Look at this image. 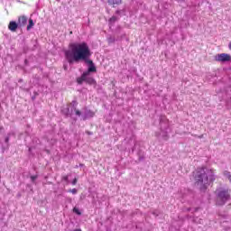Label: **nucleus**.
Masks as SVG:
<instances>
[{"mask_svg": "<svg viewBox=\"0 0 231 231\" xmlns=\"http://www.w3.org/2000/svg\"><path fill=\"white\" fill-rule=\"evenodd\" d=\"M216 60H217V62H230L231 56L230 54L226 53L217 54V56L216 57Z\"/></svg>", "mask_w": 231, "mask_h": 231, "instance_id": "nucleus-5", "label": "nucleus"}, {"mask_svg": "<svg viewBox=\"0 0 231 231\" xmlns=\"http://www.w3.org/2000/svg\"><path fill=\"white\" fill-rule=\"evenodd\" d=\"M78 104H79V103H77V100H73V101L70 103L69 106L74 107V109H77Z\"/></svg>", "mask_w": 231, "mask_h": 231, "instance_id": "nucleus-16", "label": "nucleus"}, {"mask_svg": "<svg viewBox=\"0 0 231 231\" xmlns=\"http://www.w3.org/2000/svg\"><path fill=\"white\" fill-rule=\"evenodd\" d=\"M73 212L74 214H77V216H82V212H80V209H79L78 208H74Z\"/></svg>", "mask_w": 231, "mask_h": 231, "instance_id": "nucleus-14", "label": "nucleus"}, {"mask_svg": "<svg viewBox=\"0 0 231 231\" xmlns=\"http://www.w3.org/2000/svg\"><path fill=\"white\" fill-rule=\"evenodd\" d=\"M163 122H165V117H161L160 120V125H161V134L156 133V136H162L163 140H167L169 138V134H167V123H165V125L163 126Z\"/></svg>", "mask_w": 231, "mask_h": 231, "instance_id": "nucleus-4", "label": "nucleus"}, {"mask_svg": "<svg viewBox=\"0 0 231 231\" xmlns=\"http://www.w3.org/2000/svg\"><path fill=\"white\" fill-rule=\"evenodd\" d=\"M116 15H125V9L116 10Z\"/></svg>", "mask_w": 231, "mask_h": 231, "instance_id": "nucleus-13", "label": "nucleus"}, {"mask_svg": "<svg viewBox=\"0 0 231 231\" xmlns=\"http://www.w3.org/2000/svg\"><path fill=\"white\" fill-rule=\"evenodd\" d=\"M24 63H25V65L27 66V65H28V60H24Z\"/></svg>", "mask_w": 231, "mask_h": 231, "instance_id": "nucleus-24", "label": "nucleus"}, {"mask_svg": "<svg viewBox=\"0 0 231 231\" xmlns=\"http://www.w3.org/2000/svg\"><path fill=\"white\" fill-rule=\"evenodd\" d=\"M93 116H95V113L91 110L86 109L82 115V120H88V118H93Z\"/></svg>", "mask_w": 231, "mask_h": 231, "instance_id": "nucleus-6", "label": "nucleus"}, {"mask_svg": "<svg viewBox=\"0 0 231 231\" xmlns=\"http://www.w3.org/2000/svg\"><path fill=\"white\" fill-rule=\"evenodd\" d=\"M107 3L110 6H113V8H115V6L122 5V0H107Z\"/></svg>", "mask_w": 231, "mask_h": 231, "instance_id": "nucleus-10", "label": "nucleus"}, {"mask_svg": "<svg viewBox=\"0 0 231 231\" xmlns=\"http://www.w3.org/2000/svg\"><path fill=\"white\" fill-rule=\"evenodd\" d=\"M75 111H77V109L71 106H68L67 108L63 109V113L66 115V116H71Z\"/></svg>", "mask_w": 231, "mask_h": 231, "instance_id": "nucleus-7", "label": "nucleus"}, {"mask_svg": "<svg viewBox=\"0 0 231 231\" xmlns=\"http://www.w3.org/2000/svg\"><path fill=\"white\" fill-rule=\"evenodd\" d=\"M118 17L117 16H112L110 19H109V24H115L116 21H118Z\"/></svg>", "mask_w": 231, "mask_h": 231, "instance_id": "nucleus-12", "label": "nucleus"}, {"mask_svg": "<svg viewBox=\"0 0 231 231\" xmlns=\"http://www.w3.org/2000/svg\"><path fill=\"white\" fill-rule=\"evenodd\" d=\"M216 194V203L218 207H223L226 205L227 201H230L231 195L230 189L226 188H217L215 191Z\"/></svg>", "mask_w": 231, "mask_h": 231, "instance_id": "nucleus-3", "label": "nucleus"}, {"mask_svg": "<svg viewBox=\"0 0 231 231\" xmlns=\"http://www.w3.org/2000/svg\"><path fill=\"white\" fill-rule=\"evenodd\" d=\"M72 185H77V178L72 180Z\"/></svg>", "mask_w": 231, "mask_h": 231, "instance_id": "nucleus-22", "label": "nucleus"}, {"mask_svg": "<svg viewBox=\"0 0 231 231\" xmlns=\"http://www.w3.org/2000/svg\"><path fill=\"white\" fill-rule=\"evenodd\" d=\"M33 26H35V23H33V20L29 19V24L27 25V31L30 32V30L33 28Z\"/></svg>", "mask_w": 231, "mask_h": 231, "instance_id": "nucleus-11", "label": "nucleus"}, {"mask_svg": "<svg viewBox=\"0 0 231 231\" xmlns=\"http://www.w3.org/2000/svg\"><path fill=\"white\" fill-rule=\"evenodd\" d=\"M69 192H71V194H77L78 190L77 189H69Z\"/></svg>", "mask_w": 231, "mask_h": 231, "instance_id": "nucleus-20", "label": "nucleus"}, {"mask_svg": "<svg viewBox=\"0 0 231 231\" xmlns=\"http://www.w3.org/2000/svg\"><path fill=\"white\" fill-rule=\"evenodd\" d=\"M193 180L195 186L199 189L200 192H206L210 183L216 181V175L212 170L207 168H197L193 171Z\"/></svg>", "mask_w": 231, "mask_h": 231, "instance_id": "nucleus-2", "label": "nucleus"}, {"mask_svg": "<svg viewBox=\"0 0 231 231\" xmlns=\"http://www.w3.org/2000/svg\"><path fill=\"white\" fill-rule=\"evenodd\" d=\"M107 41L109 42V44H113V42H115L116 41V39H115V37L110 36L107 38Z\"/></svg>", "mask_w": 231, "mask_h": 231, "instance_id": "nucleus-15", "label": "nucleus"}, {"mask_svg": "<svg viewBox=\"0 0 231 231\" xmlns=\"http://www.w3.org/2000/svg\"><path fill=\"white\" fill-rule=\"evenodd\" d=\"M74 113L77 115V116H81L82 115V112H80V110H77V108L74 110Z\"/></svg>", "mask_w": 231, "mask_h": 231, "instance_id": "nucleus-17", "label": "nucleus"}, {"mask_svg": "<svg viewBox=\"0 0 231 231\" xmlns=\"http://www.w3.org/2000/svg\"><path fill=\"white\" fill-rule=\"evenodd\" d=\"M26 23H28V18L26 16H20L18 19V26L22 28V26H25Z\"/></svg>", "mask_w": 231, "mask_h": 231, "instance_id": "nucleus-8", "label": "nucleus"}, {"mask_svg": "<svg viewBox=\"0 0 231 231\" xmlns=\"http://www.w3.org/2000/svg\"><path fill=\"white\" fill-rule=\"evenodd\" d=\"M224 176H226V178H228L229 180L231 176L230 171H224Z\"/></svg>", "mask_w": 231, "mask_h": 231, "instance_id": "nucleus-18", "label": "nucleus"}, {"mask_svg": "<svg viewBox=\"0 0 231 231\" xmlns=\"http://www.w3.org/2000/svg\"><path fill=\"white\" fill-rule=\"evenodd\" d=\"M5 143H7V147H8V142H10V135L5 137Z\"/></svg>", "mask_w": 231, "mask_h": 231, "instance_id": "nucleus-21", "label": "nucleus"}, {"mask_svg": "<svg viewBox=\"0 0 231 231\" xmlns=\"http://www.w3.org/2000/svg\"><path fill=\"white\" fill-rule=\"evenodd\" d=\"M88 134H93L91 132H88Z\"/></svg>", "mask_w": 231, "mask_h": 231, "instance_id": "nucleus-27", "label": "nucleus"}, {"mask_svg": "<svg viewBox=\"0 0 231 231\" xmlns=\"http://www.w3.org/2000/svg\"><path fill=\"white\" fill-rule=\"evenodd\" d=\"M65 59L69 64H79V62H85L88 64V70L83 72L81 77L77 78V83L81 86L86 82L89 86L97 84V81L93 77L89 76L90 73H97V66L93 60H90L91 50L89 45L86 42L81 43H71L69 49L64 51Z\"/></svg>", "mask_w": 231, "mask_h": 231, "instance_id": "nucleus-1", "label": "nucleus"}, {"mask_svg": "<svg viewBox=\"0 0 231 231\" xmlns=\"http://www.w3.org/2000/svg\"><path fill=\"white\" fill-rule=\"evenodd\" d=\"M143 160V157H139V161L142 162Z\"/></svg>", "mask_w": 231, "mask_h": 231, "instance_id": "nucleus-26", "label": "nucleus"}, {"mask_svg": "<svg viewBox=\"0 0 231 231\" xmlns=\"http://www.w3.org/2000/svg\"><path fill=\"white\" fill-rule=\"evenodd\" d=\"M38 176L37 175H33V176H31V180L32 183H35V180H37Z\"/></svg>", "mask_w": 231, "mask_h": 231, "instance_id": "nucleus-19", "label": "nucleus"}, {"mask_svg": "<svg viewBox=\"0 0 231 231\" xmlns=\"http://www.w3.org/2000/svg\"><path fill=\"white\" fill-rule=\"evenodd\" d=\"M228 48H229V50H231V42L228 44Z\"/></svg>", "mask_w": 231, "mask_h": 231, "instance_id": "nucleus-25", "label": "nucleus"}, {"mask_svg": "<svg viewBox=\"0 0 231 231\" xmlns=\"http://www.w3.org/2000/svg\"><path fill=\"white\" fill-rule=\"evenodd\" d=\"M64 181H68V176L63 177Z\"/></svg>", "mask_w": 231, "mask_h": 231, "instance_id": "nucleus-23", "label": "nucleus"}, {"mask_svg": "<svg viewBox=\"0 0 231 231\" xmlns=\"http://www.w3.org/2000/svg\"><path fill=\"white\" fill-rule=\"evenodd\" d=\"M17 28H19V23L14 22V21L9 23L8 29L11 32H15L17 30Z\"/></svg>", "mask_w": 231, "mask_h": 231, "instance_id": "nucleus-9", "label": "nucleus"}]
</instances>
